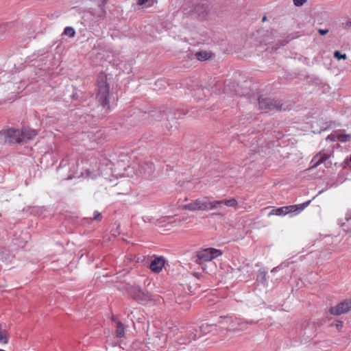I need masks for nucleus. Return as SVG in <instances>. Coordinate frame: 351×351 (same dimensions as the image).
<instances>
[{
  "instance_id": "nucleus-1",
  "label": "nucleus",
  "mask_w": 351,
  "mask_h": 351,
  "mask_svg": "<svg viewBox=\"0 0 351 351\" xmlns=\"http://www.w3.org/2000/svg\"><path fill=\"white\" fill-rule=\"evenodd\" d=\"M96 99L99 105L93 110V117L101 118L106 116L110 111V86L107 76L100 73L97 79Z\"/></svg>"
},
{
  "instance_id": "nucleus-2",
  "label": "nucleus",
  "mask_w": 351,
  "mask_h": 351,
  "mask_svg": "<svg viewBox=\"0 0 351 351\" xmlns=\"http://www.w3.org/2000/svg\"><path fill=\"white\" fill-rule=\"evenodd\" d=\"M90 165L91 171L89 169V177L94 178L101 175L106 179H108L112 173L114 164L111 160L100 155V157H92Z\"/></svg>"
},
{
  "instance_id": "nucleus-3",
  "label": "nucleus",
  "mask_w": 351,
  "mask_h": 351,
  "mask_svg": "<svg viewBox=\"0 0 351 351\" xmlns=\"http://www.w3.org/2000/svg\"><path fill=\"white\" fill-rule=\"evenodd\" d=\"M311 202V200H308L300 204L282 206L276 209H273L269 213V216H285L287 214L291 213L298 214L301 213L305 208H306L310 204Z\"/></svg>"
},
{
  "instance_id": "nucleus-4",
  "label": "nucleus",
  "mask_w": 351,
  "mask_h": 351,
  "mask_svg": "<svg viewBox=\"0 0 351 351\" xmlns=\"http://www.w3.org/2000/svg\"><path fill=\"white\" fill-rule=\"evenodd\" d=\"M258 100V109L262 110V112L267 113L272 111L282 110V104L276 99L259 97Z\"/></svg>"
},
{
  "instance_id": "nucleus-5",
  "label": "nucleus",
  "mask_w": 351,
  "mask_h": 351,
  "mask_svg": "<svg viewBox=\"0 0 351 351\" xmlns=\"http://www.w3.org/2000/svg\"><path fill=\"white\" fill-rule=\"evenodd\" d=\"M222 252L213 247L203 249L197 252L195 262L197 264H202L206 262L211 261L213 259L221 256Z\"/></svg>"
},
{
  "instance_id": "nucleus-6",
  "label": "nucleus",
  "mask_w": 351,
  "mask_h": 351,
  "mask_svg": "<svg viewBox=\"0 0 351 351\" xmlns=\"http://www.w3.org/2000/svg\"><path fill=\"white\" fill-rule=\"evenodd\" d=\"M351 311V299L345 300L335 306L330 308V313L334 315H339Z\"/></svg>"
},
{
  "instance_id": "nucleus-7",
  "label": "nucleus",
  "mask_w": 351,
  "mask_h": 351,
  "mask_svg": "<svg viewBox=\"0 0 351 351\" xmlns=\"http://www.w3.org/2000/svg\"><path fill=\"white\" fill-rule=\"evenodd\" d=\"M214 327H215V326L213 324H203L199 326V329H193L189 331L190 337L193 340H197L202 335H206L210 332Z\"/></svg>"
},
{
  "instance_id": "nucleus-8",
  "label": "nucleus",
  "mask_w": 351,
  "mask_h": 351,
  "mask_svg": "<svg viewBox=\"0 0 351 351\" xmlns=\"http://www.w3.org/2000/svg\"><path fill=\"white\" fill-rule=\"evenodd\" d=\"M132 293L133 298L138 302H147L152 300V296L149 292L140 287H134Z\"/></svg>"
},
{
  "instance_id": "nucleus-9",
  "label": "nucleus",
  "mask_w": 351,
  "mask_h": 351,
  "mask_svg": "<svg viewBox=\"0 0 351 351\" xmlns=\"http://www.w3.org/2000/svg\"><path fill=\"white\" fill-rule=\"evenodd\" d=\"M6 133V141L8 143H19L21 142V130L12 128L4 130Z\"/></svg>"
},
{
  "instance_id": "nucleus-10",
  "label": "nucleus",
  "mask_w": 351,
  "mask_h": 351,
  "mask_svg": "<svg viewBox=\"0 0 351 351\" xmlns=\"http://www.w3.org/2000/svg\"><path fill=\"white\" fill-rule=\"evenodd\" d=\"M154 172V165L152 162H143L137 169V174L146 178H149Z\"/></svg>"
},
{
  "instance_id": "nucleus-11",
  "label": "nucleus",
  "mask_w": 351,
  "mask_h": 351,
  "mask_svg": "<svg viewBox=\"0 0 351 351\" xmlns=\"http://www.w3.org/2000/svg\"><path fill=\"white\" fill-rule=\"evenodd\" d=\"M184 208L191 210H207V199H196L184 206Z\"/></svg>"
},
{
  "instance_id": "nucleus-12",
  "label": "nucleus",
  "mask_w": 351,
  "mask_h": 351,
  "mask_svg": "<svg viewBox=\"0 0 351 351\" xmlns=\"http://www.w3.org/2000/svg\"><path fill=\"white\" fill-rule=\"evenodd\" d=\"M249 139L252 140V143L250 146V152L254 153L260 152L263 144V142H261L262 141L260 138V135L258 136L252 133Z\"/></svg>"
},
{
  "instance_id": "nucleus-13",
  "label": "nucleus",
  "mask_w": 351,
  "mask_h": 351,
  "mask_svg": "<svg viewBox=\"0 0 351 351\" xmlns=\"http://www.w3.org/2000/svg\"><path fill=\"white\" fill-rule=\"evenodd\" d=\"M165 260L162 257H156L152 261L149 269L154 273H159L163 268Z\"/></svg>"
},
{
  "instance_id": "nucleus-14",
  "label": "nucleus",
  "mask_w": 351,
  "mask_h": 351,
  "mask_svg": "<svg viewBox=\"0 0 351 351\" xmlns=\"http://www.w3.org/2000/svg\"><path fill=\"white\" fill-rule=\"evenodd\" d=\"M36 135L37 132L36 130L27 128H23L21 130V142L32 140Z\"/></svg>"
},
{
  "instance_id": "nucleus-15",
  "label": "nucleus",
  "mask_w": 351,
  "mask_h": 351,
  "mask_svg": "<svg viewBox=\"0 0 351 351\" xmlns=\"http://www.w3.org/2000/svg\"><path fill=\"white\" fill-rule=\"evenodd\" d=\"M191 14H196L199 18H204L207 14V6L202 3L195 5L190 11Z\"/></svg>"
},
{
  "instance_id": "nucleus-16",
  "label": "nucleus",
  "mask_w": 351,
  "mask_h": 351,
  "mask_svg": "<svg viewBox=\"0 0 351 351\" xmlns=\"http://www.w3.org/2000/svg\"><path fill=\"white\" fill-rule=\"evenodd\" d=\"M150 116L155 121H161L165 117L168 119L167 114L165 107H161L158 110L150 112Z\"/></svg>"
},
{
  "instance_id": "nucleus-17",
  "label": "nucleus",
  "mask_w": 351,
  "mask_h": 351,
  "mask_svg": "<svg viewBox=\"0 0 351 351\" xmlns=\"http://www.w3.org/2000/svg\"><path fill=\"white\" fill-rule=\"evenodd\" d=\"M328 155L325 154L319 153L316 156H315L311 161V164L312 165V167L315 168L324 162L328 158Z\"/></svg>"
},
{
  "instance_id": "nucleus-18",
  "label": "nucleus",
  "mask_w": 351,
  "mask_h": 351,
  "mask_svg": "<svg viewBox=\"0 0 351 351\" xmlns=\"http://www.w3.org/2000/svg\"><path fill=\"white\" fill-rule=\"evenodd\" d=\"M315 328V325L314 324L308 323L304 329V335L306 336V340L308 339H311L313 336H315L314 330Z\"/></svg>"
},
{
  "instance_id": "nucleus-19",
  "label": "nucleus",
  "mask_w": 351,
  "mask_h": 351,
  "mask_svg": "<svg viewBox=\"0 0 351 351\" xmlns=\"http://www.w3.org/2000/svg\"><path fill=\"white\" fill-rule=\"evenodd\" d=\"M256 282L258 285H265L267 283V272L263 269H259L257 273Z\"/></svg>"
},
{
  "instance_id": "nucleus-20",
  "label": "nucleus",
  "mask_w": 351,
  "mask_h": 351,
  "mask_svg": "<svg viewBox=\"0 0 351 351\" xmlns=\"http://www.w3.org/2000/svg\"><path fill=\"white\" fill-rule=\"evenodd\" d=\"M223 204V200L208 201L207 200V210L218 208Z\"/></svg>"
},
{
  "instance_id": "nucleus-21",
  "label": "nucleus",
  "mask_w": 351,
  "mask_h": 351,
  "mask_svg": "<svg viewBox=\"0 0 351 351\" xmlns=\"http://www.w3.org/2000/svg\"><path fill=\"white\" fill-rule=\"evenodd\" d=\"M116 335L119 338H122L125 335V327L121 322H117Z\"/></svg>"
},
{
  "instance_id": "nucleus-22",
  "label": "nucleus",
  "mask_w": 351,
  "mask_h": 351,
  "mask_svg": "<svg viewBox=\"0 0 351 351\" xmlns=\"http://www.w3.org/2000/svg\"><path fill=\"white\" fill-rule=\"evenodd\" d=\"M197 59L199 61H204L208 60L210 57V53L207 51H198L195 53Z\"/></svg>"
},
{
  "instance_id": "nucleus-23",
  "label": "nucleus",
  "mask_w": 351,
  "mask_h": 351,
  "mask_svg": "<svg viewBox=\"0 0 351 351\" xmlns=\"http://www.w3.org/2000/svg\"><path fill=\"white\" fill-rule=\"evenodd\" d=\"M337 140L341 143H346L351 140L350 134H339L337 135Z\"/></svg>"
},
{
  "instance_id": "nucleus-24",
  "label": "nucleus",
  "mask_w": 351,
  "mask_h": 351,
  "mask_svg": "<svg viewBox=\"0 0 351 351\" xmlns=\"http://www.w3.org/2000/svg\"><path fill=\"white\" fill-rule=\"evenodd\" d=\"M223 204L228 207L236 208L238 205V202L235 198H231L230 199L223 200Z\"/></svg>"
},
{
  "instance_id": "nucleus-25",
  "label": "nucleus",
  "mask_w": 351,
  "mask_h": 351,
  "mask_svg": "<svg viewBox=\"0 0 351 351\" xmlns=\"http://www.w3.org/2000/svg\"><path fill=\"white\" fill-rule=\"evenodd\" d=\"M102 218V214L100 212L96 210L93 213V217L89 218V223L93 221H101Z\"/></svg>"
},
{
  "instance_id": "nucleus-26",
  "label": "nucleus",
  "mask_w": 351,
  "mask_h": 351,
  "mask_svg": "<svg viewBox=\"0 0 351 351\" xmlns=\"http://www.w3.org/2000/svg\"><path fill=\"white\" fill-rule=\"evenodd\" d=\"M63 34L66 35L70 38H73L75 34V31L72 27H66L63 32Z\"/></svg>"
},
{
  "instance_id": "nucleus-27",
  "label": "nucleus",
  "mask_w": 351,
  "mask_h": 351,
  "mask_svg": "<svg viewBox=\"0 0 351 351\" xmlns=\"http://www.w3.org/2000/svg\"><path fill=\"white\" fill-rule=\"evenodd\" d=\"M0 342L4 344L8 343V337L5 330H3V331L0 333Z\"/></svg>"
},
{
  "instance_id": "nucleus-28",
  "label": "nucleus",
  "mask_w": 351,
  "mask_h": 351,
  "mask_svg": "<svg viewBox=\"0 0 351 351\" xmlns=\"http://www.w3.org/2000/svg\"><path fill=\"white\" fill-rule=\"evenodd\" d=\"M334 57L337 60L343 59L346 60L347 58V56L346 53H341L339 51H335L334 52Z\"/></svg>"
},
{
  "instance_id": "nucleus-29",
  "label": "nucleus",
  "mask_w": 351,
  "mask_h": 351,
  "mask_svg": "<svg viewBox=\"0 0 351 351\" xmlns=\"http://www.w3.org/2000/svg\"><path fill=\"white\" fill-rule=\"evenodd\" d=\"M94 1L98 5L99 7L101 12H104V8L107 2V0H94Z\"/></svg>"
},
{
  "instance_id": "nucleus-30",
  "label": "nucleus",
  "mask_w": 351,
  "mask_h": 351,
  "mask_svg": "<svg viewBox=\"0 0 351 351\" xmlns=\"http://www.w3.org/2000/svg\"><path fill=\"white\" fill-rule=\"evenodd\" d=\"M3 143H7L6 133H5L4 130L0 131V144H2Z\"/></svg>"
},
{
  "instance_id": "nucleus-31",
  "label": "nucleus",
  "mask_w": 351,
  "mask_h": 351,
  "mask_svg": "<svg viewBox=\"0 0 351 351\" xmlns=\"http://www.w3.org/2000/svg\"><path fill=\"white\" fill-rule=\"evenodd\" d=\"M307 0H293V4L297 7L303 5Z\"/></svg>"
},
{
  "instance_id": "nucleus-32",
  "label": "nucleus",
  "mask_w": 351,
  "mask_h": 351,
  "mask_svg": "<svg viewBox=\"0 0 351 351\" xmlns=\"http://www.w3.org/2000/svg\"><path fill=\"white\" fill-rule=\"evenodd\" d=\"M232 321V318L229 317H220V323H228Z\"/></svg>"
},
{
  "instance_id": "nucleus-33",
  "label": "nucleus",
  "mask_w": 351,
  "mask_h": 351,
  "mask_svg": "<svg viewBox=\"0 0 351 351\" xmlns=\"http://www.w3.org/2000/svg\"><path fill=\"white\" fill-rule=\"evenodd\" d=\"M342 27L345 29H349L351 27V21L348 20L345 23H342Z\"/></svg>"
},
{
  "instance_id": "nucleus-34",
  "label": "nucleus",
  "mask_w": 351,
  "mask_h": 351,
  "mask_svg": "<svg viewBox=\"0 0 351 351\" xmlns=\"http://www.w3.org/2000/svg\"><path fill=\"white\" fill-rule=\"evenodd\" d=\"M101 135H102V134L101 132H97V136L95 138H93L92 137L90 138L89 136V140L91 139L90 141H91V143H93L95 142L97 138L99 139L101 136Z\"/></svg>"
},
{
  "instance_id": "nucleus-35",
  "label": "nucleus",
  "mask_w": 351,
  "mask_h": 351,
  "mask_svg": "<svg viewBox=\"0 0 351 351\" xmlns=\"http://www.w3.org/2000/svg\"><path fill=\"white\" fill-rule=\"evenodd\" d=\"M326 140H330L331 141H335V140H337V136H335V135H332V134L328 135L326 137Z\"/></svg>"
},
{
  "instance_id": "nucleus-36",
  "label": "nucleus",
  "mask_w": 351,
  "mask_h": 351,
  "mask_svg": "<svg viewBox=\"0 0 351 351\" xmlns=\"http://www.w3.org/2000/svg\"><path fill=\"white\" fill-rule=\"evenodd\" d=\"M329 32V30L328 29H319V33L324 36V35H326V34H328Z\"/></svg>"
},
{
  "instance_id": "nucleus-37",
  "label": "nucleus",
  "mask_w": 351,
  "mask_h": 351,
  "mask_svg": "<svg viewBox=\"0 0 351 351\" xmlns=\"http://www.w3.org/2000/svg\"><path fill=\"white\" fill-rule=\"evenodd\" d=\"M345 219L347 221L351 220V211H349L346 214Z\"/></svg>"
},
{
  "instance_id": "nucleus-38",
  "label": "nucleus",
  "mask_w": 351,
  "mask_h": 351,
  "mask_svg": "<svg viewBox=\"0 0 351 351\" xmlns=\"http://www.w3.org/2000/svg\"><path fill=\"white\" fill-rule=\"evenodd\" d=\"M130 189V186H128V187H127V188L125 189V191H123V192L117 191V194H127V193H129Z\"/></svg>"
},
{
  "instance_id": "nucleus-39",
  "label": "nucleus",
  "mask_w": 351,
  "mask_h": 351,
  "mask_svg": "<svg viewBox=\"0 0 351 351\" xmlns=\"http://www.w3.org/2000/svg\"><path fill=\"white\" fill-rule=\"evenodd\" d=\"M335 326L337 327V328L339 329V328H341L342 326H343V322L341 321H339L336 323L335 324Z\"/></svg>"
},
{
  "instance_id": "nucleus-40",
  "label": "nucleus",
  "mask_w": 351,
  "mask_h": 351,
  "mask_svg": "<svg viewBox=\"0 0 351 351\" xmlns=\"http://www.w3.org/2000/svg\"><path fill=\"white\" fill-rule=\"evenodd\" d=\"M149 0H138V4L139 5H143L145 3H147Z\"/></svg>"
},
{
  "instance_id": "nucleus-41",
  "label": "nucleus",
  "mask_w": 351,
  "mask_h": 351,
  "mask_svg": "<svg viewBox=\"0 0 351 351\" xmlns=\"http://www.w3.org/2000/svg\"><path fill=\"white\" fill-rule=\"evenodd\" d=\"M3 331V328H2V325L0 324V333L2 332Z\"/></svg>"
},
{
  "instance_id": "nucleus-42",
  "label": "nucleus",
  "mask_w": 351,
  "mask_h": 351,
  "mask_svg": "<svg viewBox=\"0 0 351 351\" xmlns=\"http://www.w3.org/2000/svg\"><path fill=\"white\" fill-rule=\"evenodd\" d=\"M266 19H267V16H264L263 17V21H266Z\"/></svg>"
},
{
  "instance_id": "nucleus-43",
  "label": "nucleus",
  "mask_w": 351,
  "mask_h": 351,
  "mask_svg": "<svg viewBox=\"0 0 351 351\" xmlns=\"http://www.w3.org/2000/svg\"><path fill=\"white\" fill-rule=\"evenodd\" d=\"M121 184V182H119V183H118V184H116V186H117L119 184Z\"/></svg>"
},
{
  "instance_id": "nucleus-44",
  "label": "nucleus",
  "mask_w": 351,
  "mask_h": 351,
  "mask_svg": "<svg viewBox=\"0 0 351 351\" xmlns=\"http://www.w3.org/2000/svg\"><path fill=\"white\" fill-rule=\"evenodd\" d=\"M0 351H5V350H2V349H0Z\"/></svg>"
}]
</instances>
